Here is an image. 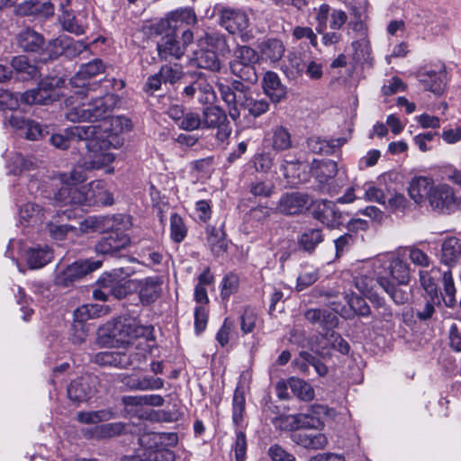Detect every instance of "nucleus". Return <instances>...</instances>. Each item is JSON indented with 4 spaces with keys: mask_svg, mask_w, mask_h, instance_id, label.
Masks as SVG:
<instances>
[{
    "mask_svg": "<svg viewBox=\"0 0 461 461\" xmlns=\"http://www.w3.org/2000/svg\"><path fill=\"white\" fill-rule=\"evenodd\" d=\"M115 137L94 125L72 126L65 130V134H53L50 141L59 149H67L71 142L84 141L88 152H94L95 157L85 163L88 169H100L111 164L114 156L107 152L113 144Z\"/></svg>",
    "mask_w": 461,
    "mask_h": 461,
    "instance_id": "nucleus-1",
    "label": "nucleus"
},
{
    "mask_svg": "<svg viewBox=\"0 0 461 461\" xmlns=\"http://www.w3.org/2000/svg\"><path fill=\"white\" fill-rule=\"evenodd\" d=\"M195 19L194 12L184 9L171 13L156 25L155 32L160 36L157 41L159 60L180 59L185 55L194 41V33L184 27L194 23Z\"/></svg>",
    "mask_w": 461,
    "mask_h": 461,
    "instance_id": "nucleus-2",
    "label": "nucleus"
},
{
    "mask_svg": "<svg viewBox=\"0 0 461 461\" xmlns=\"http://www.w3.org/2000/svg\"><path fill=\"white\" fill-rule=\"evenodd\" d=\"M86 96V90L79 89L65 99L64 104L68 110L65 113L66 118L72 122L103 121L102 125L96 126L115 137L112 145L115 147V143L118 142L117 133L112 132L106 124L108 122L110 125L121 123L120 117L110 118V113L119 103V97L114 94L107 93L86 103L84 102Z\"/></svg>",
    "mask_w": 461,
    "mask_h": 461,
    "instance_id": "nucleus-3",
    "label": "nucleus"
},
{
    "mask_svg": "<svg viewBox=\"0 0 461 461\" xmlns=\"http://www.w3.org/2000/svg\"><path fill=\"white\" fill-rule=\"evenodd\" d=\"M113 202V195L103 180H95L82 186L64 185L53 197V204L57 206H107Z\"/></svg>",
    "mask_w": 461,
    "mask_h": 461,
    "instance_id": "nucleus-4",
    "label": "nucleus"
},
{
    "mask_svg": "<svg viewBox=\"0 0 461 461\" xmlns=\"http://www.w3.org/2000/svg\"><path fill=\"white\" fill-rule=\"evenodd\" d=\"M217 86L230 117L236 121L240 118L241 111L246 110L248 106L252 94L249 87L239 80H233L230 85L219 83Z\"/></svg>",
    "mask_w": 461,
    "mask_h": 461,
    "instance_id": "nucleus-5",
    "label": "nucleus"
},
{
    "mask_svg": "<svg viewBox=\"0 0 461 461\" xmlns=\"http://www.w3.org/2000/svg\"><path fill=\"white\" fill-rule=\"evenodd\" d=\"M149 332L148 326L131 316H122L114 321L110 329V337L121 344H130L131 340L146 336Z\"/></svg>",
    "mask_w": 461,
    "mask_h": 461,
    "instance_id": "nucleus-6",
    "label": "nucleus"
},
{
    "mask_svg": "<svg viewBox=\"0 0 461 461\" xmlns=\"http://www.w3.org/2000/svg\"><path fill=\"white\" fill-rule=\"evenodd\" d=\"M101 264L100 260L86 259L76 261L58 273L54 283L56 285L68 287L74 282L99 268Z\"/></svg>",
    "mask_w": 461,
    "mask_h": 461,
    "instance_id": "nucleus-7",
    "label": "nucleus"
},
{
    "mask_svg": "<svg viewBox=\"0 0 461 461\" xmlns=\"http://www.w3.org/2000/svg\"><path fill=\"white\" fill-rule=\"evenodd\" d=\"M59 82L60 79L53 77L42 79L38 88L23 93L20 99L26 104H49L59 97L55 87Z\"/></svg>",
    "mask_w": 461,
    "mask_h": 461,
    "instance_id": "nucleus-8",
    "label": "nucleus"
},
{
    "mask_svg": "<svg viewBox=\"0 0 461 461\" xmlns=\"http://www.w3.org/2000/svg\"><path fill=\"white\" fill-rule=\"evenodd\" d=\"M432 209L440 213H450L457 210L460 204L454 188L447 184L434 186L429 199Z\"/></svg>",
    "mask_w": 461,
    "mask_h": 461,
    "instance_id": "nucleus-9",
    "label": "nucleus"
},
{
    "mask_svg": "<svg viewBox=\"0 0 461 461\" xmlns=\"http://www.w3.org/2000/svg\"><path fill=\"white\" fill-rule=\"evenodd\" d=\"M312 171L322 191L329 194L337 192L333 185L338 173V165L335 161L330 159L313 160Z\"/></svg>",
    "mask_w": 461,
    "mask_h": 461,
    "instance_id": "nucleus-10",
    "label": "nucleus"
},
{
    "mask_svg": "<svg viewBox=\"0 0 461 461\" xmlns=\"http://www.w3.org/2000/svg\"><path fill=\"white\" fill-rule=\"evenodd\" d=\"M96 377L82 376L68 386V396L77 405L88 401L95 393Z\"/></svg>",
    "mask_w": 461,
    "mask_h": 461,
    "instance_id": "nucleus-11",
    "label": "nucleus"
},
{
    "mask_svg": "<svg viewBox=\"0 0 461 461\" xmlns=\"http://www.w3.org/2000/svg\"><path fill=\"white\" fill-rule=\"evenodd\" d=\"M310 196L299 192L285 193L277 202L276 212L285 215H295L308 208Z\"/></svg>",
    "mask_w": 461,
    "mask_h": 461,
    "instance_id": "nucleus-12",
    "label": "nucleus"
},
{
    "mask_svg": "<svg viewBox=\"0 0 461 461\" xmlns=\"http://www.w3.org/2000/svg\"><path fill=\"white\" fill-rule=\"evenodd\" d=\"M8 123L29 140H38L48 134L47 127L38 122L19 115H11Z\"/></svg>",
    "mask_w": 461,
    "mask_h": 461,
    "instance_id": "nucleus-13",
    "label": "nucleus"
},
{
    "mask_svg": "<svg viewBox=\"0 0 461 461\" xmlns=\"http://www.w3.org/2000/svg\"><path fill=\"white\" fill-rule=\"evenodd\" d=\"M220 24L230 34L244 32L249 26L248 15L240 10L222 8L220 14Z\"/></svg>",
    "mask_w": 461,
    "mask_h": 461,
    "instance_id": "nucleus-14",
    "label": "nucleus"
},
{
    "mask_svg": "<svg viewBox=\"0 0 461 461\" xmlns=\"http://www.w3.org/2000/svg\"><path fill=\"white\" fill-rule=\"evenodd\" d=\"M183 94L189 99L196 98L203 104H212L216 99L212 86L201 77L186 86Z\"/></svg>",
    "mask_w": 461,
    "mask_h": 461,
    "instance_id": "nucleus-15",
    "label": "nucleus"
},
{
    "mask_svg": "<svg viewBox=\"0 0 461 461\" xmlns=\"http://www.w3.org/2000/svg\"><path fill=\"white\" fill-rule=\"evenodd\" d=\"M313 216L330 228H336L342 224V214L331 201L321 200L318 202L313 210Z\"/></svg>",
    "mask_w": 461,
    "mask_h": 461,
    "instance_id": "nucleus-16",
    "label": "nucleus"
},
{
    "mask_svg": "<svg viewBox=\"0 0 461 461\" xmlns=\"http://www.w3.org/2000/svg\"><path fill=\"white\" fill-rule=\"evenodd\" d=\"M383 264L381 260H375L374 264V271L376 276L377 284L384 290V292L392 298V300L397 304H403L409 299V294L395 286L386 276L383 275L381 269Z\"/></svg>",
    "mask_w": 461,
    "mask_h": 461,
    "instance_id": "nucleus-17",
    "label": "nucleus"
},
{
    "mask_svg": "<svg viewBox=\"0 0 461 461\" xmlns=\"http://www.w3.org/2000/svg\"><path fill=\"white\" fill-rule=\"evenodd\" d=\"M419 81L427 90L439 95L447 87V72L444 68H440L438 71L433 69L420 71Z\"/></svg>",
    "mask_w": 461,
    "mask_h": 461,
    "instance_id": "nucleus-18",
    "label": "nucleus"
},
{
    "mask_svg": "<svg viewBox=\"0 0 461 461\" xmlns=\"http://www.w3.org/2000/svg\"><path fill=\"white\" fill-rule=\"evenodd\" d=\"M439 260L448 267L456 266L461 261V239L455 236L446 238L440 246Z\"/></svg>",
    "mask_w": 461,
    "mask_h": 461,
    "instance_id": "nucleus-19",
    "label": "nucleus"
},
{
    "mask_svg": "<svg viewBox=\"0 0 461 461\" xmlns=\"http://www.w3.org/2000/svg\"><path fill=\"white\" fill-rule=\"evenodd\" d=\"M304 318L312 324H318L325 332L337 327L339 318L329 309L311 308L305 311Z\"/></svg>",
    "mask_w": 461,
    "mask_h": 461,
    "instance_id": "nucleus-20",
    "label": "nucleus"
},
{
    "mask_svg": "<svg viewBox=\"0 0 461 461\" xmlns=\"http://www.w3.org/2000/svg\"><path fill=\"white\" fill-rule=\"evenodd\" d=\"M130 243V238L122 233L112 232L102 238L95 245V250L102 255H114L126 248Z\"/></svg>",
    "mask_w": 461,
    "mask_h": 461,
    "instance_id": "nucleus-21",
    "label": "nucleus"
},
{
    "mask_svg": "<svg viewBox=\"0 0 461 461\" xmlns=\"http://www.w3.org/2000/svg\"><path fill=\"white\" fill-rule=\"evenodd\" d=\"M291 439L296 445L312 450L324 448L328 445V438L323 433H310L305 431H294Z\"/></svg>",
    "mask_w": 461,
    "mask_h": 461,
    "instance_id": "nucleus-22",
    "label": "nucleus"
},
{
    "mask_svg": "<svg viewBox=\"0 0 461 461\" xmlns=\"http://www.w3.org/2000/svg\"><path fill=\"white\" fill-rule=\"evenodd\" d=\"M383 268L381 269L383 275L391 276L393 280H395L399 285H407L410 280V267L409 264L400 258L392 259L387 266L384 267V263Z\"/></svg>",
    "mask_w": 461,
    "mask_h": 461,
    "instance_id": "nucleus-23",
    "label": "nucleus"
},
{
    "mask_svg": "<svg viewBox=\"0 0 461 461\" xmlns=\"http://www.w3.org/2000/svg\"><path fill=\"white\" fill-rule=\"evenodd\" d=\"M433 188V180L431 178L418 176L411 182L409 194L416 203H421L426 199H429Z\"/></svg>",
    "mask_w": 461,
    "mask_h": 461,
    "instance_id": "nucleus-24",
    "label": "nucleus"
},
{
    "mask_svg": "<svg viewBox=\"0 0 461 461\" xmlns=\"http://www.w3.org/2000/svg\"><path fill=\"white\" fill-rule=\"evenodd\" d=\"M53 258V251L48 246L30 248L26 251V260L31 269H40L46 266Z\"/></svg>",
    "mask_w": 461,
    "mask_h": 461,
    "instance_id": "nucleus-25",
    "label": "nucleus"
},
{
    "mask_svg": "<svg viewBox=\"0 0 461 461\" xmlns=\"http://www.w3.org/2000/svg\"><path fill=\"white\" fill-rule=\"evenodd\" d=\"M263 87L265 93L274 103H279L285 97V87L282 86L279 77L275 72L268 71L265 74L263 79Z\"/></svg>",
    "mask_w": 461,
    "mask_h": 461,
    "instance_id": "nucleus-26",
    "label": "nucleus"
},
{
    "mask_svg": "<svg viewBox=\"0 0 461 461\" xmlns=\"http://www.w3.org/2000/svg\"><path fill=\"white\" fill-rule=\"evenodd\" d=\"M161 293V283L158 277H148L140 281V299L143 304L155 302Z\"/></svg>",
    "mask_w": 461,
    "mask_h": 461,
    "instance_id": "nucleus-27",
    "label": "nucleus"
},
{
    "mask_svg": "<svg viewBox=\"0 0 461 461\" xmlns=\"http://www.w3.org/2000/svg\"><path fill=\"white\" fill-rule=\"evenodd\" d=\"M39 160L32 156H23L22 153H14L9 159L10 172L20 175L37 169Z\"/></svg>",
    "mask_w": 461,
    "mask_h": 461,
    "instance_id": "nucleus-28",
    "label": "nucleus"
},
{
    "mask_svg": "<svg viewBox=\"0 0 461 461\" xmlns=\"http://www.w3.org/2000/svg\"><path fill=\"white\" fill-rule=\"evenodd\" d=\"M123 384L131 390H158L164 386V381L161 378H155L153 376H126L123 379Z\"/></svg>",
    "mask_w": 461,
    "mask_h": 461,
    "instance_id": "nucleus-29",
    "label": "nucleus"
},
{
    "mask_svg": "<svg viewBox=\"0 0 461 461\" xmlns=\"http://www.w3.org/2000/svg\"><path fill=\"white\" fill-rule=\"evenodd\" d=\"M19 46L25 51L36 52L44 45V38L36 31L26 28L17 36Z\"/></svg>",
    "mask_w": 461,
    "mask_h": 461,
    "instance_id": "nucleus-30",
    "label": "nucleus"
},
{
    "mask_svg": "<svg viewBox=\"0 0 461 461\" xmlns=\"http://www.w3.org/2000/svg\"><path fill=\"white\" fill-rule=\"evenodd\" d=\"M203 128L215 129L227 124L228 118L226 112L218 105L207 106L203 110Z\"/></svg>",
    "mask_w": 461,
    "mask_h": 461,
    "instance_id": "nucleus-31",
    "label": "nucleus"
},
{
    "mask_svg": "<svg viewBox=\"0 0 461 461\" xmlns=\"http://www.w3.org/2000/svg\"><path fill=\"white\" fill-rule=\"evenodd\" d=\"M345 142V139L342 138L326 140L313 136L307 140V147L312 152L316 154H331Z\"/></svg>",
    "mask_w": 461,
    "mask_h": 461,
    "instance_id": "nucleus-32",
    "label": "nucleus"
},
{
    "mask_svg": "<svg viewBox=\"0 0 461 461\" xmlns=\"http://www.w3.org/2000/svg\"><path fill=\"white\" fill-rule=\"evenodd\" d=\"M175 455L171 450L161 449H141L135 456L125 457L123 461H174Z\"/></svg>",
    "mask_w": 461,
    "mask_h": 461,
    "instance_id": "nucleus-33",
    "label": "nucleus"
},
{
    "mask_svg": "<svg viewBox=\"0 0 461 461\" xmlns=\"http://www.w3.org/2000/svg\"><path fill=\"white\" fill-rule=\"evenodd\" d=\"M206 233L207 242L215 256H220L227 251L228 241L225 239V233L222 229L208 226L206 228Z\"/></svg>",
    "mask_w": 461,
    "mask_h": 461,
    "instance_id": "nucleus-34",
    "label": "nucleus"
},
{
    "mask_svg": "<svg viewBox=\"0 0 461 461\" xmlns=\"http://www.w3.org/2000/svg\"><path fill=\"white\" fill-rule=\"evenodd\" d=\"M198 43L201 48L214 50L221 55L230 51L225 37L217 32L205 33L198 40Z\"/></svg>",
    "mask_w": 461,
    "mask_h": 461,
    "instance_id": "nucleus-35",
    "label": "nucleus"
},
{
    "mask_svg": "<svg viewBox=\"0 0 461 461\" xmlns=\"http://www.w3.org/2000/svg\"><path fill=\"white\" fill-rule=\"evenodd\" d=\"M439 274H441V269L436 267L429 271L420 272V280L423 289L429 297L437 299L438 303H439V297L437 281L439 280Z\"/></svg>",
    "mask_w": 461,
    "mask_h": 461,
    "instance_id": "nucleus-36",
    "label": "nucleus"
},
{
    "mask_svg": "<svg viewBox=\"0 0 461 461\" xmlns=\"http://www.w3.org/2000/svg\"><path fill=\"white\" fill-rule=\"evenodd\" d=\"M94 362L102 366L125 368L128 363L123 351H102L95 355Z\"/></svg>",
    "mask_w": 461,
    "mask_h": 461,
    "instance_id": "nucleus-37",
    "label": "nucleus"
},
{
    "mask_svg": "<svg viewBox=\"0 0 461 461\" xmlns=\"http://www.w3.org/2000/svg\"><path fill=\"white\" fill-rule=\"evenodd\" d=\"M62 14L59 15V22L63 30L76 35L85 34L86 24L79 18L76 17L72 13L64 9L61 5Z\"/></svg>",
    "mask_w": 461,
    "mask_h": 461,
    "instance_id": "nucleus-38",
    "label": "nucleus"
},
{
    "mask_svg": "<svg viewBox=\"0 0 461 461\" xmlns=\"http://www.w3.org/2000/svg\"><path fill=\"white\" fill-rule=\"evenodd\" d=\"M374 264L375 261L372 264L371 269H367L353 278L354 286L365 296H369L375 285L377 284Z\"/></svg>",
    "mask_w": 461,
    "mask_h": 461,
    "instance_id": "nucleus-39",
    "label": "nucleus"
},
{
    "mask_svg": "<svg viewBox=\"0 0 461 461\" xmlns=\"http://www.w3.org/2000/svg\"><path fill=\"white\" fill-rule=\"evenodd\" d=\"M259 48L262 57L271 62L280 60L285 53V46L277 39H267L261 42Z\"/></svg>",
    "mask_w": 461,
    "mask_h": 461,
    "instance_id": "nucleus-40",
    "label": "nucleus"
},
{
    "mask_svg": "<svg viewBox=\"0 0 461 461\" xmlns=\"http://www.w3.org/2000/svg\"><path fill=\"white\" fill-rule=\"evenodd\" d=\"M11 66L23 80L34 78L39 75L38 68L30 63L26 56L21 55L13 58Z\"/></svg>",
    "mask_w": 461,
    "mask_h": 461,
    "instance_id": "nucleus-41",
    "label": "nucleus"
},
{
    "mask_svg": "<svg viewBox=\"0 0 461 461\" xmlns=\"http://www.w3.org/2000/svg\"><path fill=\"white\" fill-rule=\"evenodd\" d=\"M439 281L441 282L444 290V303L447 307L453 308L456 303V290L451 270H441V274H439Z\"/></svg>",
    "mask_w": 461,
    "mask_h": 461,
    "instance_id": "nucleus-42",
    "label": "nucleus"
},
{
    "mask_svg": "<svg viewBox=\"0 0 461 461\" xmlns=\"http://www.w3.org/2000/svg\"><path fill=\"white\" fill-rule=\"evenodd\" d=\"M44 216L43 209L33 203H26L19 208L20 221L28 224L41 222Z\"/></svg>",
    "mask_w": 461,
    "mask_h": 461,
    "instance_id": "nucleus-43",
    "label": "nucleus"
},
{
    "mask_svg": "<svg viewBox=\"0 0 461 461\" xmlns=\"http://www.w3.org/2000/svg\"><path fill=\"white\" fill-rule=\"evenodd\" d=\"M197 66L212 72H218L221 69V61L214 50L201 48V51L196 57Z\"/></svg>",
    "mask_w": 461,
    "mask_h": 461,
    "instance_id": "nucleus-44",
    "label": "nucleus"
},
{
    "mask_svg": "<svg viewBox=\"0 0 461 461\" xmlns=\"http://www.w3.org/2000/svg\"><path fill=\"white\" fill-rule=\"evenodd\" d=\"M323 240L321 230L309 229L305 230L298 239L300 248L307 252H312L317 245Z\"/></svg>",
    "mask_w": 461,
    "mask_h": 461,
    "instance_id": "nucleus-45",
    "label": "nucleus"
},
{
    "mask_svg": "<svg viewBox=\"0 0 461 461\" xmlns=\"http://www.w3.org/2000/svg\"><path fill=\"white\" fill-rule=\"evenodd\" d=\"M292 392L301 400L309 402L314 398V390L312 385L305 381L292 377L288 381Z\"/></svg>",
    "mask_w": 461,
    "mask_h": 461,
    "instance_id": "nucleus-46",
    "label": "nucleus"
},
{
    "mask_svg": "<svg viewBox=\"0 0 461 461\" xmlns=\"http://www.w3.org/2000/svg\"><path fill=\"white\" fill-rule=\"evenodd\" d=\"M105 66L100 59H95L92 61L80 66L76 75V79L92 78L101 73H104Z\"/></svg>",
    "mask_w": 461,
    "mask_h": 461,
    "instance_id": "nucleus-47",
    "label": "nucleus"
},
{
    "mask_svg": "<svg viewBox=\"0 0 461 461\" xmlns=\"http://www.w3.org/2000/svg\"><path fill=\"white\" fill-rule=\"evenodd\" d=\"M292 146L291 135L287 129L278 126L273 130L272 148L276 151L290 149Z\"/></svg>",
    "mask_w": 461,
    "mask_h": 461,
    "instance_id": "nucleus-48",
    "label": "nucleus"
},
{
    "mask_svg": "<svg viewBox=\"0 0 461 461\" xmlns=\"http://www.w3.org/2000/svg\"><path fill=\"white\" fill-rule=\"evenodd\" d=\"M255 66L256 65L230 63V70L233 75L240 77L241 80L254 84L257 83L258 79Z\"/></svg>",
    "mask_w": 461,
    "mask_h": 461,
    "instance_id": "nucleus-49",
    "label": "nucleus"
},
{
    "mask_svg": "<svg viewBox=\"0 0 461 461\" xmlns=\"http://www.w3.org/2000/svg\"><path fill=\"white\" fill-rule=\"evenodd\" d=\"M101 308L97 304H85L74 311V323L86 325L85 322L89 319L96 318L100 315Z\"/></svg>",
    "mask_w": 461,
    "mask_h": 461,
    "instance_id": "nucleus-50",
    "label": "nucleus"
},
{
    "mask_svg": "<svg viewBox=\"0 0 461 461\" xmlns=\"http://www.w3.org/2000/svg\"><path fill=\"white\" fill-rule=\"evenodd\" d=\"M113 418L111 410H100L95 411H80L77 413V420L84 424H94Z\"/></svg>",
    "mask_w": 461,
    "mask_h": 461,
    "instance_id": "nucleus-51",
    "label": "nucleus"
},
{
    "mask_svg": "<svg viewBox=\"0 0 461 461\" xmlns=\"http://www.w3.org/2000/svg\"><path fill=\"white\" fill-rule=\"evenodd\" d=\"M258 60V53L249 46L238 47L234 51V59L231 63H240L242 65H256Z\"/></svg>",
    "mask_w": 461,
    "mask_h": 461,
    "instance_id": "nucleus-52",
    "label": "nucleus"
},
{
    "mask_svg": "<svg viewBox=\"0 0 461 461\" xmlns=\"http://www.w3.org/2000/svg\"><path fill=\"white\" fill-rule=\"evenodd\" d=\"M321 338L322 340H326L327 343L330 344V348L338 350L339 352L342 354H348L349 352L350 348L348 343L333 330L321 334Z\"/></svg>",
    "mask_w": 461,
    "mask_h": 461,
    "instance_id": "nucleus-53",
    "label": "nucleus"
},
{
    "mask_svg": "<svg viewBox=\"0 0 461 461\" xmlns=\"http://www.w3.org/2000/svg\"><path fill=\"white\" fill-rule=\"evenodd\" d=\"M346 299L355 314L362 317H367L371 314L369 305L361 296L352 294L346 295Z\"/></svg>",
    "mask_w": 461,
    "mask_h": 461,
    "instance_id": "nucleus-54",
    "label": "nucleus"
},
{
    "mask_svg": "<svg viewBox=\"0 0 461 461\" xmlns=\"http://www.w3.org/2000/svg\"><path fill=\"white\" fill-rule=\"evenodd\" d=\"M170 230L171 238L175 242H181L186 236V228L183 219L177 213L170 216Z\"/></svg>",
    "mask_w": 461,
    "mask_h": 461,
    "instance_id": "nucleus-55",
    "label": "nucleus"
},
{
    "mask_svg": "<svg viewBox=\"0 0 461 461\" xmlns=\"http://www.w3.org/2000/svg\"><path fill=\"white\" fill-rule=\"evenodd\" d=\"M124 429L122 423H106L95 427V434L98 438H113L122 434Z\"/></svg>",
    "mask_w": 461,
    "mask_h": 461,
    "instance_id": "nucleus-56",
    "label": "nucleus"
},
{
    "mask_svg": "<svg viewBox=\"0 0 461 461\" xmlns=\"http://www.w3.org/2000/svg\"><path fill=\"white\" fill-rule=\"evenodd\" d=\"M273 424L276 429H279L280 430H287V431H293L297 430L299 431V422H298V414L294 415H281L278 417H276L272 420Z\"/></svg>",
    "mask_w": 461,
    "mask_h": 461,
    "instance_id": "nucleus-57",
    "label": "nucleus"
},
{
    "mask_svg": "<svg viewBox=\"0 0 461 461\" xmlns=\"http://www.w3.org/2000/svg\"><path fill=\"white\" fill-rule=\"evenodd\" d=\"M159 76L162 77L164 83L175 84L183 75L182 68L177 65H164L159 69Z\"/></svg>",
    "mask_w": 461,
    "mask_h": 461,
    "instance_id": "nucleus-58",
    "label": "nucleus"
},
{
    "mask_svg": "<svg viewBox=\"0 0 461 461\" xmlns=\"http://www.w3.org/2000/svg\"><path fill=\"white\" fill-rule=\"evenodd\" d=\"M138 256L141 259V263L147 267L159 265L163 259V255L149 247L140 248L138 251Z\"/></svg>",
    "mask_w": 461,
    "mask_h": 461,
    "instance_id": "nucleus-59",
    "label": "nucleus"
},
{
    "mask_svg": "<svg viewBox=\"0 0 461 461\" xmlns=\"http://www.w3.org/2000/svg\"><path fill=\"white\" fill-rule=\"evenodd\" d=\"M178 127L188 131H194L203 127V120L196 113H185L181 122H178Z\"/></svg>",
    "mask_w": 461,
    "mask_h": 461,
    "instance_id": "nucleus-60",
    "label": "nucleus"
},
{
    "mask_svg": "<svg viewBox=\"0 0 461 461\" xmlns=\"http://www.w3.org/2000/svg\"><path fill=\"white\" fill-rule=\"evenodd\" d=\"M301 163L298 160L283 159L279 165V170L287 180L294 179L299 176Z\"/></svg>",
    "mask_w": 461,
    "mask_h": 461,
    "instance_id": "nucleus-61",
    "label": "nucleus"
},
{
    "mask_svg": "<svg viewBox=\"0 0 461 461\" xmlns=\"http://www.w3.org/2000/svg\"><path fill=\"white\" fill-rule=\"evenodd\" d=\"M299 429H322L324 421L312 418L307 412L298 413Z\"/></svg>",
    "mask_w": 461,
    "mask_h": 461,
    "instance_id": "nucleus-62",
    "label": "nucleus"
},
{
    "mask_svg": "<svg viewBox=\"0 0 461 461\" xmlns=\"http://www.w3.org/2000/svg\"><path fill=\"white\" fill-rule=\"evenodd\" d=\"M304 68L305 63L300 57L296 55L290 57L288 64L285 65V72L287 73V76L292 78H295L296 77L302 75Z\"/></svg>",
    "mask_w": 461,
    "mask_h": 461,
    "instance_id": "nucleus-63",
    "label": "nucleus"
},
{
    "mask_svg": "<svg viewBox=\"0 0 461 461\" xmlns=\"http://www.w3.org/2000/svg\"><path fill=\"white\" fill-rule=\"evenodd\" d=\"M268 456L273 461H295V456L293 454L277 444L269 447Z\"/></svg>",
    "mask_w": 461,
    "mask_h": 461,
    "instance_id": "nucleus-64",
    "label": "nucleus"
}]
</instances>
